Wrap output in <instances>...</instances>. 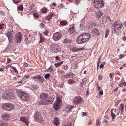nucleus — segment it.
<instances>
[{"instance_id":"1","label":"nucleus","mask_w":126,"mask_h":126,"mask_svg":"<svg viewBox=\"0 0 126 126\" xmlns=\"http://www.w3.org/2000/svg\"><path fill=\"white\" fill-rule=\"evenodd\" d=\"M17 94L19 96L21 99L23 100L27 101L29 99V96L26 93L17 90L16 91Z\"/></svg>"},{"instance_id":"2","label":"nucleus","mask_w":126,"mask_h":126,"mask_svg":"<svg viewBox=\"0 0 126 126\" xmlns=\"http://www.w3.org/2000/svg\"><path fill=\"white\" fill-rule=\"evenodd\" d=\"M93 4L95 8H100L104 6V2L103 0H94Z\"/></svg>"},{"instance_id":"3","label":"nucleus","mask_w":126,"mask_h":126,"mask_svg":"<svg viewBox=\"0 0 126 126\" xmlns=\"http://www.w3.org/2000/svg\"><path fill=\"white\" fill-rule=\"evenodd\" d=\"M62 101L61 98L58 97H57L56 102L53 104V108L56 110H57L59 109Z\"/></svg>"},{"instance_id":"4","label":"nucleus","mask_w":126,"mask_h":126,"mask_svg":"<svg viewBox=\"0 0 126 126\" xmlns=\"http://www.w3.org/2000/svg\"><path fill=\"white\" fill-rule=\"evenodd\" d=\"M112 27H116L117 29L118 33L120 34L121 32V30L123 26V25L121 23L118 21L114 22L112 25Z\"/></svg>"},{"instance_id":"5","label":"nucleus","mask_w":126,"mask_h":126,"mask_svg":"<svg viewBox=\"0 0 126 126\" xmlns=\"http://www.w3.org/2000/svg\"><path fill=\"white\" fill-rule=\"evenodd\" d=\"M10 30V29H9L6 35L8 38L9 42V43L12 42V37L13 36V29H11V30Z\"/></svg>"},{"instance_id":"6","label":"nucleus","mask_w":126,"mask_h":126,"mask_svg":"<svg viewBox=\"0 0 126 126\" xmlns=\"http://www.w3.org/2000/svg\"><path fill=\"white\" fill-rule=\"evenodd\" d=\"M77 42L79 44L82 43L86 42L83 35L82 34L79 35L77 39Z\"/></svg>"},{"instance_id":"7","label":"nucleus","mask_w":126,"mask_h":126,"mask_svg":"<svg viewBox=\"0 0 126 126\" xmlns=\"http://www.w3.org/2000/svg\"><path fill=\"white\" fill-rule=\"evenodd\" d=\"M34 118L35 120L37 122H40L42 120V118L41 114L39 112H36L35 113Z\"/></svg>"},{"instance_id":"8","label":"nucleus","mask_w":126,"mask_h":126,"mask_svg":"<svg viewBox=\"0 0 126 126\" xmlns=\"http://www.w3.org/2000/svg\"><path fill=\"white\" fill-rule=\"evenodd\" d=\"M61 33L59 32L55 33L53 36V39L55 41H57L60 39L61 37Z\"/></svg>"},{"instance_id":"9","label":"nucleus","mask_w":126,"mask_h":126,"mask_svg":"<svg viewBox=\"0 0 126 126\" xmlns=\"http://www.w3.org/2000/svg\"><path fill=\"white\" fill-rule=\"evenodd\" d=\"M82 100V98L80 96H76L73 98V103L75 104H77L79 103Z\"/></svg>"},{"instance_id":"10","label":"nucleus","mask_w":126,"mask_h":126,"mask_svg":"<svg viewBox=\"0 0 126 126\" xmlns=\"http://www.w3.org/2000/svg\"><path fill=\"white\" fill-rule=\"evenodd\" d=\"M21 32H20L16 34L15 36V39L16 42L19 43L21 42Z\"/></svg>"},{"instance_id":"11","label":"nucleus","mask_w":126,"mask_h":126,"mask_svg":"<svg viewBox=\"0 0 126 126\" xmlns=\"http://www.w3.org/2000/svg\"><path fill=\"white\" fill-rule=\"evenodd\" d=\"M54 100V98L51 96L49 97L47 99L45 100L47 105L51 104Z\"/></svg>"},{"instance_id":"12","label":"nucleus","mask_w":126,"mask_h":126,"mask_svg":"<svg viewBox=\"0 0 126 126\" xmlns=\"http://www.w3.org/2000/svg\"><path fill=\"white\" fill-rule=\"evenodd\" d=\"M82 48H78L76 47H72L70 48L71 50L73 52H75L83 49Z\"/></svg>"},{"instance_id":"13","label":"nucleus","mask_w":126,"mask_h":126,"mask_svg":"<svg viewBox=\"0 0 126 126\" xmlns=\"http://www.w3.org/2000/svg\"><path fill=\"white\" fill-rule=\"evenodd\" d=\"M48 95L45 93H42L40 95V97L41 99L45 100L47 98Z\"/></svg>"},{"instance_id":"14","label":"nucleus","mask_w":126,"mask_h":126,"mask_svg":"<svg viewBox=\"0 0 126 126\" xmlns=\"http://www.w3.org/2000/svg\"><path fill=\"white\" fill-rule=\"evenodd\" d=\"M50 49L54 52L56 53L57 52L58 50L57 48H56L55 45L54 44L51 45L50 46Z\"/></svg>"},{"instance_id":"15","label":"nucleus","mask_w":126,"mask_h":126,"mask_svg":"<svg viewBox=\"0 0 126 126\" xmlns=\"http://www.w3.org/2000/svg\"><path fill=\"white\" fill-rule=\"evenodd\" d=\"M20 120L21 121L24 122L27 126H28V119L27 118L25 117L24 116L21 117H20Z\"/></svg>"},{"instance_id":"16","label":"nucleus","mask_w":126,"mask_h":126,"mask_svg":"<svg viewBox=\"0 0 126 126\" xmlns=\"http://www.w3.org/2000/svg\"><path fill=\"white\" fill-rule=\"evenodd\" d=\"M91 33L94 34L95 35H99V31L98 29L95 28L93 29L91 32Z\"/></svg>"},{"instance_id":"17","label":"nucleus","mask_w":126,"mask_h":126,"mask_svg":"<svg viewBox=\"0 0 126 126\" xmlns=\"http://www.w3.org/2000/svg\"><path fill=\"white\" fill-rule=\"evenodd\" d=\"M2 119L4 120H8L10 119V115L8 114H5L2 116Z\"/></svg>"},{"instance_id":"18","label":"nucleus","mask_w":126,"mask_h":126,"mask_svg":"<svg viewBox=\"0 0 126 126\" xmlns=\"http://www.w3.org/2000/svg\"><path fill=\"white\" fill-rule=\"evenodd\" d=\"M82 35H83L84 37L86 40V41L89 40L90 37L91 35L90 34L88 33H83Z\"/></svg>"},{"instance_id":"19","label":"nucleus","mask_w":126,"mask_h":126,"mask_svg":"<svg viewBox=\"0 0 126 126\" xmlns=\"http://www.w3.org/2000/svg\"><path fill=\"white\" fill-rule=\"evenodd\" d=\"M15 108V106L13 104L9 103L8 108V110L7 111H11L13 110Z\"/></svg>"},{"instance_id":"20","label":"nucleus","mask_w":126,"mask_h":126,"mask_svg":"<svg viewBox=\"0 0 126 126\" xmlns=\"http://www.w3.org/2000/svg\"><path fill=\"white\" fill-rule=\"evenodd\" d=\"M11 95H12V93L9 91H7L6 92V95L7 98H12V97L11 96Z\"/></svg>"},{"instance_id":"21","label":"nucleus","mask_w":126,"mask_h":126,"mask_svg":"<svg viewBox=\"0 0 126 126\" xmlns=\"http://www.w3.org/2000/svg\"><path fill=\"white\" fill-rule=\"evenodd\" d=\"M9 103L4 104L2 105V108L4 110L7 111L8 110Z\"/></svg>"},{"instance_id":"22","label":"nucleus","mask_w":126,"mask_h":126,"mask_svg":"<svg viewBox=\"0 0 126 126\" xmlns=\"http://www.w3.org/2000/svg\"><path fill=\"white\" fill-rule=\"evenodd\" d=\"M103 14V13L102 11H99L96 13V16L97 17H100Z\"/></svg>"},{"instance_id":"23","label":"nucleus","mask_w":126,"mask_h":126,"mask_svg":"<svg viewBox=\"0 0 126 126\" xmlns=\"http://www.w3.org/2000/svg\"><path fill=\"white\" fill-rule=\"evenodd\" d=\"M69 31L71 33H74L76 32L75 28L72 26L70 27Z\"/></svg>"},{"instance_id":"24","label":"nucleus","mask_w":126,"mask_h":126,"mask_svg":"<svg viewBox=\"0 0 126 126\" xmlns=\"http://www.w3.org/2000/svg\"><path fill=\"white\" fill-rule=\"evenodd\" d=\"M73 75L74 74L73 73H68L67 74L64 76L67 79L69 78H72L73 76Z\"/></svg>"},{"instance_id":"25","label":"nucleus","mask_w":126,"mask_h":126,"mask_svg":"<svg viewBox=\"0 0 126 126\" xmlns=\"http://www.w3.org/2000/svg\"><path fill=\"white\" fill-rule=\"evenodd\" d=\"M54 124L57 126L59 125V120L58 118H55L54 121Z\"/></svg>"},{"instance_id":"26","label":"nucleus","mask_w":126,"mask_h":126,"mask_svg":"<svg viewBox=\"0 0 126 126\" xmlns=\"http://www.w3.org/2000/svg\"><path fill=\"white\" fill-rule=\"evenodd\" d=\"M107 20V16H104L102 20V25H104L105 24Z\"/></svg>"},{"instance_id":"27","label":"nucleus","mask_w":126,"mask_h":126,"mask_svg":"<svg viewBox=\"0 0 126 126\" xmlns=\"http://www.w3.org/2000/svg\"><path fill=\"white\" fill-rule=\"evenodd\" d=\"M39 104L40 105H47L45 100L43 99L39 102Z\"/></svg>"},{"instance_id":"28","label":"nucleus","mask_w":126,"mask_h":126,"mask_svg":"<svg viewBox=\"0 0 126 126\" xmlns=\"http://www.w3.org/2000/svg\"><path fill=\"white\" fill-rule=\"evenodd\" d=\"M114 27V28H112L111 29L112 31V33L113 34H115L117 32L118 33L116 27Z\"/></svg>"},{"instance_id":"29","label":"nucleus","mask_w":126,"mask_h":126,"mask_svg":"<svg viewBox=\"0 0 126 126\" xmlns=\"http://www.w3.org/2000/svg\"><path fill=\"white\" fill-rule=\"evenodd\" d=\"M67 83L69 84H72L75 83V81L73 79H69L68 80L67 82Z\"/></svg>"},{"instance_id":"30","label":"nucleus","mask_w":126,"mask_h":126,"mask_svg":"<svg viewBox=\"0 0 126 126\" xmlns=\"http://www.w3.org/2000/svg\"><path fill=\"white\" fill-rule=\"evenodd\" d=\"M38 79L41 82L43 83L44 80V78L40 75H38Z\"/></svg>"},{"instance_id":"31","label":"nucleus","mask_w":126,"mask_h":126,"mask_svg":"<svg viewBox=\"0 0 126 126\" xmlns=\"http://www.w3.org/2000/svg\"><path fill=\"white\" fill-rule=\"evenodd\" d=\"M124 105L122 104L120 105V107L119 108V110L122 113L123 112V110L124 109Z\"/></svg>"},{"instance_id":"32","label":"nucleus","mask_w":126,"mask_h":126,"mask_svg":"<svg viewBox=\"0 0 126 126\" xmlns=\"http://www.w3.org/2000/svg\"><path fill=\"white\" fill-rule=\"evenodd\" d=\"M40 41H39V42L40 43H42V42H44V38L42 36V34L41 33L40 35Z\"/></svg>"},{"instance_id":"33","label":"nucleus","mask_w":126,"mask_h":126,"mask_svg":"<svg viewBox=\"0 0 126 126\" xmlns=\"http://www.w3.org/2000/svg\"><path fill=\"white\" fill-rule=\"evenodd\" d=\"M67 23V22L66 21H63L60 23V24L63 26L65 25Z\"/></svg>"},{"instance_id":"34","label":"nucleus","mask_w":126,"mask_h":126,"mask_svg":"<svg viewBox=\"0 0 126 126\" xmlns=\"http://www.w3.org/2000/svg\"><path fill=\"white\" fill-rule=\"evenodd\" d=\"M63 63V62L62 61L59 62L57 63H55V66L57 67L59 66H60Z\"/></svg>"},{"instance_id":"35","label":"nucleus","mask_w":126,"mask_h":126,"mask_svg":"<svg viewBox=\"0 0 126 126\" xmlns=\"http://www.w3.org/2000/svg\"><path fill=\"white\" fill-rule=\"evenodd\" d=\"M109 32L110 30L109 29H108L106 30L105 36V37L106 38L108 37V34H109Z\"/></svg>"},{"instance_id":"36","label":"nucleus","mask_w":126,"mask_h":126,"mask_svg":"<svg viewBox=\"0 0 126 126\" xmlns=\"http://www.w3.org/2000/svg\"><path fill=\"white\" fill-rule=\"evenodd\" d=\"M0 126H8V124L6 123H1L0 122Z\"/></svg>"},{"instance_id":"37","label":"nucleus","mask_w":126,"mask_h":126,"mask_svg":"<svg viewBox=\"0 0 126 126\" xmlns=\"http://www.w3.org/2000/svg\"><path fill=\"white\" fill-rule=\"evenodd\" d=\"M47 8H44L42 10V12L43 13H45L47 12Z\"/></svg>"},{"instance_id":"38","label":"nucleus","mask_w":126,"mask_h":126,"mask_svg":"<svg viewBox=\"0 0 126 126\" xmlns=\"http://www.w3.org/2000/svg\"><path fill=\"white\" fill-rule=\"evenodd\" d=\"M46 71L47 72H51L53 71L52 67L51 66L48 69L46 70Z\"/></svg>"},{"instance_id":"39","label":"nucleus","mask_w":126,"mask_h":126,"mask_svg":"<svg viewBox=\"0 0 126 126\" xmlns=\"http://www.w3.org/2000/svg\"><path fill=\"white\" fill-rule=\"evenodd\" d=\"M101 60V58L100 57H99L98 58V60L97 62V70L98 67H99V65L100 63V61Z\"/></svg>"},{"instance_id":"40","label":"nucleus","mask_w":126,"mask_h":126,"mask_svg":"<svg viewBox=\"0 0 126 126\" xmlns=\"http://www.w3.org/2000/svg\"><path fill=\"white\" fill-rule=\"evenodd\" d=\"M111 117L113 119L115 118L116 116L115 115V114L113 112H111Z\"/></svg>"},{"instance_id":"41","label":"nucleus","mask_w":126,"mask_h":126,"mask_svg":"<svg viewBox=\"0 0 126 126\" xmlns=\"http://www.w3.org/2000/svg\"><path fill=\"white\" fill-rule=\"evenodd\" d=\"M23 6L22 5H21L18 7V9L19 10L22 11L23 10Z\"/></svg>"},{"instance_id":"42","label":"nucleus","mask_w":126,"mask_h":126,"mask_svg":"<svg viewBox=\"0 0 126 126\" xmlns=\"http://www.w3.org/2000/svg\"><path fill=\"white\" fill-rule=\"evenodd\" d=\"M50 76V75L49 74H46L45 76V78L46 79H47L49 78Z\"/></svg>"},{"instance_id":"43","label":"nucleus","mask_w":126,"mask_h":126,"mask_svg":"<svg viewBox=\"0 0 126 126\" xmlns=\"http://www.w3.org/2000/svg\"><path fill=\"white\" fill-rule=\"evenodd\" d=\"M64 42L65 43H70V40L67 38H66L64 40Z\"/></svg>"},{"instance_id":"44","label":"nucleus","mask_w":126,"mask_h":126,"mask_svg":"<svg viewBox=\"0 0 126 126\" xmlns=\"http://www.w3.org/2000/svg\"><path fill=\"white\" fill-rule=\"evenodd\" d=\"M10 67L12 68V69L15 71L16 73H18V71L16 70V68L15 67H13L12 66H10Z\"/></svg>"},{"instance_id":"45","label":"nucleus","mask_w":126,"mask_h":126,"mask_svg":"<svg viewBox=\"0 0 126 126\" xmlns=\"http://www.w3.org/2000/svg\"><path fill=\"white\" fill-rule=\"evenodd\" d=\"M120 100H119L117 101H116L115 103V105L116 106L118 105L120 102Z\"/></svg>"},{"instance_id":"46","label":"nucleus","mask_w":126,"mask_h":126,"mask_svg":"<svg viewBox=\"0 0 126 126\" xmlns=\"http://www.w3.org/2000/svg\"><path fill=\"white\" fill-rule=\"evenodd\" d=\"M33 16L35 17L36 18H38L39 16L36 13H34Z\"/></svg>"},{"instance_id":"47","label":"nucleus","mask_w":126,"mask_h":126,"mask_svg":"<svg viewBox=\"0 0 126 126\" xmlns=\"http://www.w3.org/2000/svg\"><path fill=\"white\" fill-rule=\"evenodd\" d=\"M64 5L63 4H60L58 6V7L60 8H61L62 7H64Z\"/></svg>"},{"instance_id":"48","label":"nucleus","mask_w":126,"mask_h":126,"mask_svg":"<svg viewBox=\"0 0 126 126\" xmlns=\"http://www.w3.org/2000/svg\"><path fill=\"white\" fill-rule=\"evenodd\" d=\"M48 33V32L47 30H46L45 32H43V34L46 35H47Z\"/></svg>"},{"instance_id":"49","label":"nucleus","mask_w":126,"mask_h":126,"mask_svg":"<svg viewBox=\"0 0 126 126\" xmlns=\"http://www.w3.org/2000/svg\"><path fill=\"white\" fill-rule=\"evenodd\" d=\"M4 25L3 24H2L0 25V29H2L4 28Z\"/></svg>"},{"instance_id":"50","label":"nucleus","mask_w":126,"mask_h":126,"mask_svg":"<svg viewBox=\"0 0 126 126\" xmlns=\"http://www.w3.org/2000/svg\"><path fill=\"white\" fill-rule=\"evenodd\" d=\"M48 16H49V18L50 20L52 18V17L53 16V14H51L50 15H49Z\"/></svg>"},{"instance_id":"51","label":"nucleus","mask_w":126,"mask_h":126,"mask_svg":"<svg viewBox=\"0 0 126 126\" xmlns=\"http://www.w3.org/2000/svg\"><path fill=\"white\" fill-rule=\"evenodd\" d=\"M103 123H104V124L105 125H106L108 121L106 120V119H104L103 121Z\"/></svg>"},{"instance_id":"52","label":"nucleus","mask_w":126,"mask_h":126,"mask_svg":"<svg viewBox=\"0 0 126 126\" xmlns=\"http://www.w3.org/2000/svg\"><path fill=\"white\" fill-rule=\"evenodd\" d=\"M118 87H117L115 89H114L112 91L113 92H114L117 91L118 89Z\"/></svg>"},{"instance_id":"53","label":"nucleus","mask_w":126,"mask_h":126,"mask_svg":"<svg viewBox=\"0 0 126 126\" xmlns=\"http://www.w3.org/2000/svg\"><path fill=\"white\" fill-rule=\"evenodd\" d=\"M98 79L99 80H101L102 79V76L101 75H100L98 77Z\"/></svg>"},{"instance_id":"54","label":"nucleus","mask_w":126,"mask_h":126,"mask_svg":"<svg viewBox=\"0 0 126 126\" xmlns=\"http://www.w3.org/2000/svg\"><path fill=\"white\" fill-rule=\"evenodd\" d=\"M103 92L102 90H101L99 92V94L100 95H102L103 94Z\"/></svg>"},{"instance_id":"55","label":"nucleus","mask_w":126,"mask_h":126,"mask_svg":"<svg viewBox=\"0 0 126 126\" xmlns=\"http://www.w3.org/2000/svg\"><path fill=\"white\" fill-rule=\"evenodd\" d=\"M40 26L42 28H43L44 27V25L43 23H42L40 24Z\"/></svg>"},{"instance_id":"56","label":"nucleus","mask_w":126,"mask_h":126,"mask_svg":"<svg viewBox=\"0 0 126 126\" xmlns=\"http://www.w3.org/2000/svg\"><path fill=\"white\" fill-rule=\"evenodd\" d=\"M82 82L83 84L85 85L86 82V80L85 79H83Z\"/></svg>"},{"instance_id":"57","label":"nucleus","mask_w":126,"mask_h":126,"mask_svg":"<svg viewBox=\"0 0 126 126\" xmlns=\"http://www.w3.org/2000/svg\"><path fill=\"white\" fill-rule=\"evenodd\" d=\"M38 75L35 76L34 77H32L33 79H38Z\"/></svg>"},{"instance_id":"58","label":"nucleus","mask_w":126,"mask_h":126,"mask_svg":"<svg viewBox=\"0 0 126 126\" xmlns=\"http://www.w3.org/2000/svg\"><path fill=\"white\" fill-rule=\"evenodd\" d=\"M7 63L10 62L11 61V59H9V58H7Z\"/></svg>"},{"instance_id":"59","label":"nucleus","mask_w":126,"mask_h":126,"mask_svg":"<svg viewBox=\"0 0 126 126\" xmlns=\"http://www.w3.org/2000/svg\"><path fill=\"white\" fill-rule=\"evenodd\" d=\"M80 0H76L75 1V2L76 4L78 5V3L80 2Z\"/></svg>"},{"instance_id":"60","label":"nucleus","mask_w":126,"mask_h":126,"mask_svg":"<svg viewBox=\"0 0 126 126\" xmlns=\"http://www.w3.org/2000/svg\"><path fill=\"white\" fill-rule=\"evenodd\" d=\"M2 97L3 98H7L6 95V93L3 94L2 95Z\"/></svg>"},{"instance_id":"61","label":"nucleus","mask_w":126,"mask_h":126,"mask_svg":"<svg viewBox=\"0 0 126 126\" xmlns=\"http://www.w3.org/2000/svg\"><path fill=\"white\" fill-rule=\"evenodd\" d=\"M28 65L27 63H24V67H28Z\"/></svg>"},{"instance_id":"62","label":"nucleus","mask_w":126,"mask_h":126,"mask_svg":"<svg viewBox=\"0 0 126 126\" xmlns=\"http://www.w3.org/2000/svg\"><path fill=\"white\" fill-rule=\"evenodd\" d=\"M83 114L82 115V116H86L87 115V114L86 112H82Z\"/></svg>"},{"instance_id":"63","label":"nucleus","mask_w":126,"mask_h":126,"mask_svg":"<svg viewBox=\"0 0 126 126\" xmlns=\"http://www.w3.org/2000/svg\"><path fill=\"white\" fill-rule=\"evenodd\" d=\"M120 56V59H121L123 58L124 56V55H123L120 54L119 55Z\"/></svg>"},{"instance_id":"64","label":"nucleus","mask_w":126,"mask_h":126,"mask_svg":"<svg viewBox=\"0 0 126 126\" xmlns=\"http://www.w3.org/2000/svg\"><path fill=\"white\" fill-rule=\"evenodd\" d=\"M12 93V95H11V96L12 97V98H14L15 97L14 94L13 93Z\"/></svg>"}]
</instances>
